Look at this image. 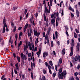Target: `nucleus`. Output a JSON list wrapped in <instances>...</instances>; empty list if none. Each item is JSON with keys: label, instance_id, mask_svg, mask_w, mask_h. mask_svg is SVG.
Segmentation results:
<instances>
[{"label": "nucleus", "instance_id": "obj_33", "mask_svg": "<svg viewBox=\"0 0 80 80\" xmlns=\"http://www.w3.org/2000/svg\"><path fill=\"white\" fill-rule=\"evenodd\" d=\"M50 28H49L48 29V35H49V34H50Z\"/></svg>", "mask_w": 80, "mask_h": 80}, {"label": "nucleus", "instance_id": "obj_48", "mask_svg": "<svg viewBox=\"0 0 80 80\" xmlns=\"http://www.w3.org/2000/svg\"><path fill=\"white\" fill-rule=\"evenodd\" d=\"M45 65H46V67H48V62H45Z\"/></svg>", "mask_w": 80, "mask_h": 80}, {"label": "nucleus", "instance_id": "obj_3", "mask_svg": "<svg viewBox=\"0 0 80 80\" xmlns=\"http://www.w3.org/2000/svg\"><path fill=\"white\" fill-rule=\"evenodd\" d=\"M73 47H72L71 48V52L70 53V56H72L73 54Z\"/></svg>", "mask_w": 80, "mask_h": 80}, {"label": "nucleus", "instance_id": "obj_57", "mask_svg": "<svg viewBox=\"0 0 80 80\" xmlns=\"http://www.w3.org/2000/svg\"><path fill=\"white\" fill-rule=\"evenodd\" d=\"M32 25H34V26H35V21H33Z\"/></svg>", "mask_w": 80, "mask_h": 80}, {"label": "nucleus", "instance_id": "obj_14", "mask_svg": "<svg viewBox=\"0 0 80 80\" xmlns=\"http://www.w3.org/2000/svg\"><path fill=\"white\" fill-rule=\"evenodd\" d=\"M17 59L18 61V63L20 62V58L19 57H17Z\"/></svg>", "mask_w": 80, "mask_h": 80}, {"label": "nucleus", "instance_id": "obj_10", "mask_svg": "<svg viewBox=\"0 0 80 80\" xmlns=\"http://www.w3.org/2000/svg\"><path fill=\"white\" fill-rule=\"evenodd\" d=\"M3 23L4 25H5L6 24V20L5 19V17H4L3 19Z\"/></svg>", "mask_w": 80, "mask_h": 80}, {"label": "nucleus", "instance_id": "obj_9", "mask_svg": "<svg viewBox=\"0 0 80 80\" xmlns=\"http://www.w3.org/2000/svg\"><path fill=\"white\" fill-rule=\"evenodd\" d=\"M12 38V37H11L10 38L9 41V43H11V44H12L13 42V40H12L11 41V38Z\"/></svg>", "mask_w": 80, "mask_h": 80}, {"label": "nucleus", "instance_id": "obj_20", "mask_svg": "<svg viewBox=\"0 0 80 80\" xmlns=\"http://www.w3.org/2000/svg\"><path fill=\"white\" fill-rule=\"evenodd\" d=\"M49 63L51 66H53V63H52V61H50L49 62Z\"/></svg>", "mask_w": 80, "mask_h": 80}, {"label": "nucleus", "instance_id": "obj_52", "mask_svg": "<svg viewBox=\"0 0 80 80\" xmlns=\"http://www.w3.org/2000/svg\"><path fill=\"white\" fill-rule=\"evenodd\" d=\"M56 76V73L55 72H54L53 74V77H55Z\"/></svg>", "mask_w": 80, "mask_h": 80}, {"label": "nucleus", "instance_id": "obj_27", "mask_svg": "<svg viewBox=\"0 0 80 80\" xmlns=\"http://www.w3.org/2000/svg\"><path fill=\"white\" fill-rule=\"evenodd\" d=\"M24 28H28V23H27L24 26Z\"/></svg>", "mask_w": 80, "mask_h": 80}, {"label": "nucleus", "instance_id": "obj_6", "mask_svg": "<svg viewBox=\"0 0 80 80\" xmlns=\"http://www.w3.org/2000/svg\"><path fill=\"white\" fill-rule=\"evenodd\" d=\"M61 73H62V74L63 75L64 77V75L65 76V75H67V72L66 70L63 71L61 72Z\"/></svg>", "mask_w": 80, "mask_h": 80}, {"label": "nucleus", "instance_id": "obj_19", "mask_svg": "<svg viewBox=\"0 0 80 80\" xmlns=\"http://www.w3.org/2000/svg\"><path fill=\"white\" fill-rule=\"evenodd\" d=\"M56 14V13H54V14H52L51 15V18H52L53 17H54V16H55Z\"/></svg>", "mask_w": 80, "mask_h": 80}, {"label": "nucleus", "instance_id": "obj_39", "mask_svg": "<svg viewBox=\"0 0 80 80\" xmlns=\"http://www.w3.org/2000/svg\"><path fill=\"white\" fill-rule=\"evenodd\" d=\"M44 20L45 21H47V18H46V16H45V15H44Z\"/></svg>", "mask_w": 80, "mask_h": 80}, {"label": "nucleus", "instance_id": "obj_50", "mask_svg": "<svg viewBox=\"0 0 80 80\" xmlns=\"http://www.w3.org/2000/svg\"><path fill=\"white\" fill-rule=\"evenodd\" d=\"M80 65L78 64L77 66L78 69L79 70V69H80Z\"/></svg>", "mask_w": 80, "mask_h": 80}, {"label": "nucleus", "instance_id": "obj_25", "mask_svg": "<svg viewBox=\"0 0 80 80\" xmlns=\"http://www.w3.org/2000/svg\"><path fill=\"white\" fill-rule=\"evenodd\" d=\"M78 73L77 72H76L74 73V75L75 77H77V75H78Z\"/></svg>", "mask_w": 80, "mask_h": 80}, {"label": "nucleus", "instance_id": "obj_4", "mask_svg": "<svg viewBox=\"0 0 80 80\" xmlns=\"http://www.w3.org/2000/svg\"><path fill=\"white\" fill-rule=\"evenodd\" d=\"M27 48H28V44L27 43H26V45H24V46L23 49L24 51L26 52V51H27Z\"/></svg>", "mask_w": 80, "mask_h": 80}, {"label": "nucleus", "instance_id": "obj_61", "mask_svg": "<svg viewBox=\"0 0 80 80\" xmlns=\"http://www.w3.org/2000/svg\"><path fill=\"white\" fill-rule=\"evenodd\" d=\"M38 13H36V18H37V17H38Z\"/></svg>", "mask_w": 80, "mask_h": 80}, {"label": "nucleus", "instance_id": "obj_15", "mask_svg": "<svg viewBox=\"0 0 80 80\" xmlns=\"http://www.w3.org/2000/svg\"><path fill=\"white\" fill-rule=\"evenodd\" d=\"M74 60L76 62H77V61H78V57H77V56L75 57L74 58Z\"/></svg>", "mask_w": 80, "mask_h": 80}, {"label": "nucleus", "instance_id": "obj_22", "mask_svg": "<svg viewBox=\"0 0 80 80\" xmlns=\"http://www.w3.org/2000/svg\"><path fill=\"white\" fill-rule=\"evenodd\" d=\"M59 72L60 73H62V68H60L59 69Z\"/></svg>", "mask_w": 80, "mask_h": 80}, {"label": "nucleus", "instance_id": "obj_51", "mask_svg": "<svg viewBox=\"0 0 80 80\" xmlns=\"http://www.w3.org/2000/svg\"><path fill=\"white\" fill-rule=\"evenodd\" d=\"M38 12H40V7H39L38 9Z\"/></svg>", "mask_w": 80, "mask_h": 80}, {"label": "nucleus", "instance_id": "obj_26", "mask_svg": "<svg viewBox=\"0 0 80 80\" xmlns=\"http://www.w3.org/2000/svg\"><path fill=\"white\" fill-rule=\"evenodd\" d=\"M75 79L76 80H80V77L77 76L75 78Z\"/></svg>", "mask_w": 80, "mask_h": 80}, {"label": "nucleus", "instance_id": "obj_32", "mask_svg": "<svg viewBox=\"0 0 80 80\" xmlns=\"http://www.w3.org/2000/svg\"><path fill=\"white\" fill-rule=\"evenodd\" d=\"M69 80H75V79H74V78L72 77H71V78Z\"/></svg>", "mask_w": 80, "mask_h": 80}, {"label": "nucleus", "instance_id": "obj_62", "mask_svg": "<svg viewBox=\"0 0 80 80\" xmlns=\"http://www.w3.org/2000/svg\"><path fill=\"white\" fill-rule=\"evenodd\" d=\"M8 48H5L4 49V50L6 52H8Z\"/></svg>", "mask_w": 80, "mask_h": 80}, {"label": "nucleus", "instance_id": "obj_28", "mask_svg": "<svg viewBox=\"0 0 80 80\" xmlns=\"http://www.w3.org/2000/svg\"><path fill=\"white\" fill-rule=\"evenodd\" d=\"M28 57H30L32 56V53H29L28 54Z\"/></svg>", "mask_w": 80, "mask_h": 80}, {"label": "nucleus", "instance_id": "obj_38", "mask_svg": "<svg viewBox=\"0 0 80 80\" xmlns=\"http://www.w3.org/2000/svg\"><path fill=\"white\" fill-rule=\"evenodd\" d=\"M75 30L76 33H79V31H78V30L77 29H76Z\"/></svg>", "mask_w": 80, "mask_h": 80}, {"label": "nucleus", "instance_id": "obj_55", "mask_svg": "<svg viewBox=\"0 0 80 80\" xmlns=\"http://www.w3.org/2000/svg\"><path fill=\"white\" fill-rule=\"evenodd\" d=\"M79 46H80V43H79L78 42L77 43V47H79Z\"/></svg>", "mask_w": 80, "mask_h": 80}, {"label": "nucleus", "instance_id": "obj_49", "mask_svg": "<svg viewBox=\"0 0 80 80\" xmlns=\"http://www.w3.org/2000/svg\"><path fill=\"white\" fill-rule=\"evenodd\" d=\"M56 27H58V22H57V20H56Z\"/></svg>", "mask_w": 80, "mask_h": 80}, {"label": "nucleus", "instance_id": "obj_12", "mask_svg": "<svg viewBox=\"0 0 80 80\" xmlns=\"http://www.w3.org/2000/svg\"><path fill=\"white\" fill-rule=\"evenodd\" d=\"M34 35H35L36 37L37 36V31H35V30L34 31Z\"/></svg>", "mask_w": 80, "mask_h": 80}, {"label": "nucleus", "instance_id": "obj_13", "mask_svg": "<svg viewBox=\"0 0 80 80\" xmlns=\"http://www.w3.org/2000/svg\"><path fill=\"white\" fill-rule=\"evenodd\" d=\"M31 45L33 49H34V52H35V45H34V44H33L32 43H31Z\"/></svg>", "mask_w": 80, "mask_h": 80}, {"label": "nucleus", "instance_id": "obj_8", "mask_svg": "<svg viewBox=\"0 0 80 80\" xmlns=\"http://www.w3.org/2000/svg\"><path fill=\"white\" fill-rule=\"evenodd\" d=\"M51 22L52 24L53 25H54V23L55 22V19H54L53 18L51 20Z\"/></svg>", "mask_w": 80, "mask_h": 80}, {"label": "nucleus", "instance_id": "obj_30", "mask_svg": "<svg viewBox=\"0 0 80 80\" xmlns=\"http://www.w3.org/2000/svg\"><path fill=\"white\" fill-rule=\"evenodd\" d=\"M31 75L32 78V79H33V74L31 72Z\"/></svg>", "mask_w": 80, "mask_h": 80}, {"label": "nucleus", "instance_id": "obj_2", "mask_svg": "<svg viewBox=\"0 0 80 80\" xmlns=\"http://www.w3.org/2000/svg\"><path fill=\"white\" fill-rule=\"evenodd\" d=\"M21 57L22 60H27V57L25 56V54H23V53H21Z\"/></svg>", "mask_w": 80, "mask_h": 80}, {"label": "nucleus", "instance_id": "obj_11", "mask_svg": "<svg viewBox=\"0 0 80 80\" xmlns=\"http://www.w3.org/2000/svg\"><path fill=\"white\" fill-rule=\"evenodd\" d=\"M55 38L57 39L58 37V32H55Z\"/></svg>", "mask_w": 80, "mask_h": 80}, {"label": "nucleus", "instance_id": "obj_35", "mask_svg": "<svg viewBox=\"0 0 80 80\" xmlns=\"http://www.w3.org/2000/svg\"><path fill=\"white\" fill-rule=\"evenodd\" d=\"M59 63H62V58H60L59 59Z\"/></svg>", "mask_w": 80, "mask_h": 80}, {"label": "nucleus", "instance_id": "obj_18", "mask_svg": "<svg viewBox=\"0 0 80 80\" xmlns=\"http://www.w3.org/2000/svg\"><path fill=\"white\" fill-rule=\"evenodd\" d=\"M62 54L63 55H65V50L64 49H63L62 50Z\"/></svg>", "mask_w": 80, "mask_h": 80}, {"label": "nucleus", "instance_id": "obj_44", "mask_svg": "<svg viewBox=\"0 0 80 80\" xmlns=\"http://www.w3.org/2000/svg\"><path fill=\"white\" fill-rule=\"evenodd\" d=\"M24 78H25V76H24V75L23 74L22 75V80H23V79H24Z\"/></svg>", "mask_w": 80, "mask_h": 80}, {"label": "nucleus", "instance_id": "obj_16", "mask_svg": "<svg viewBox=\"0 0 80 80\" xmlns=\"http://www.w3.org/2000/svg\"><path fill=\"white\" fill-rule=\"evenodd\" d=\"M74 38H77V35L75 32H74Z\"/></svg>", "mask_w": 80, "mask_h": 80}, {"label": "nucleus", "instance_id": "obj_31", "mask_svg": "<svg viewBox=\"0 0 80 80\" xmlns=\"http://www.w3.org/2000/svg\"><path fill=\"white\" fill-rule=\"evenodd\" d=\"M51 46L52 47L53 46V41H52L51 42Z\"/></svg>", "mask_w": 80, "mask_h": 80}, {"label": "nucleus", "instance_id": "obj_64", "mask_svg": "<svg viewBox=\"0 0 80 80\" xmlns=\"http://www.w3.org/2000/svg\"><path fill=\"white\" fill-rule=\"evenodd\" d=\"M45 54L44 53V52L43 53V57H44V58H45Z\"/></svg>", "mask_w": 80, "mask_h": 80}, {"label": "nucleus", "instance_id": "obj_36", "mask_svg": "<svg viewBox=\"0 0 80 80\" xmlns=\"http://www.w3.org/2000/svg\"><path fill=\"white\" fill-rule=\"evenodd\" d=\"M37 54V55H38V57H40V54H39V51H38L37 53H36Z\"/></svg>", "mask_w": 80, "mask_h": 80}, {"label": "nucleus", "instance_id": "obj_60", "mask_svg": "<svg viewBox=\"0 0 80 80\" xmlns=\"http://www.w3.org/2000/svg\"><path fill=\"white\" fill-rule=\"evenodd\" d=\"M27 9H25L24 11V13H25V14H26V13H27Z\"/></svg>", "mask_w": 80, "mask_h": 80}, {"label": "nucleus", "instance_id": "obj_63", "mask_svg": "<svg viewBox=\"0 0 80 80\" xmlns=\"http://www.w3.org/2000/svg\"><path fill=\"white\" fill-rule=\"evenodd\" d=\"M29 49L30 50H32V46H29Z\"/></svg>", "mask_w": 80, "mask_h": 80}, {"label": "nucleus", "instance_id": "obj_54", "mask_svg": "<svg viewBox=\"0 0 80 80\" xmlns=\"http://www.w3.org/2000/svg\"><path fill=\"white\" fill-rule=\"evenodd\" d=\"M13 55L14 58H16V55L15 54V53H13Z\"/></svg>", "mask_w": 80, "mask_h": 80}, {"label": "nucleus", "instance_id": "obj_42", "mask_svg": "<svg viewBox=\"0 0 80 80\" xmlns=\"http://www.w3.org/2000/svg\"><path fill=\"white\" fill-rule=\"evenodd\" d=\"M32 33H31L30 32L28 33V36L29 37H31V34Z\"/></svg>", "mask_w": 80, "mask_h": 80}, {"label": "nucleus", "instance_id": "obj_37", "mask_svg": "<svg viewBox=\"0 0 80 80\" xmlns=\"http://www.w3.org/2000/svg\"><path fill=\"white\" fill-rule=\"evenodd\" d=\"M50 6H52V0H50Z\"/></svg>", "mask_w": 80, "mask_h": 80}, {"label": "nucleus", "instance_id": "obj_41", "mask_svg": "<svg viewBox=\"0 0 80 80\" xmlns=\"http://www.w3.org/2000/svg\"><path fill=\"white\" fill-rule=\"evenodd\" d=\"M28 47L31 46V43H30V42H28Z\"/></svg>", "mask_w": 80, "mask_h": 80}, {"label": "nucleus", "instance_id": "obj_23", "mask_svg": "<svg viewBox=\"0 0 80 80\" xmlns=\"http://www.w3.org/2000/svg\"><path fill=\"white\" fill-rule=\"evenodd\" d=\"M5 26H4V28L2 30V33H5Z\"/></svg>", "mask_w": 80, "mask_h": 80}, {"label": "nucleus", "instance_id": "obj_46", "mask_svg": "<svg viewBox=\"0 0 80 80\" xmlns=\"http://www.w3.org/2000/svg\"><path fill=\"white\" fill-rule=\"evenodd\" d=\"M51 8V7L49 6V11L48 13H50V8Z\"/></svg>", "mask_w": 80, "mask_h": 80}, {"label": "nucleus", "instance_id": "obj_45", "mask_svg": "<svg viewBox=\"0 0 80 80\" xmlns=\"http://www.w3.org/2000/svg\"><path fill=\"white\" fill-rule=\"evenodd\" d=\"M29 28L30 29V33H33V31H32V29L31 28Z\"/></svg>", "mask_w": 80, "mask_h": 80}, {"label": "nucleus", "instance_id": "obj_17", "mask_svg": "<svg viewBox=\"0 0 80 80\" xmlns=\"http://www.w3.org/2000/svg\"><path fill=\"white\" fill-rule=\"evenodd\" d=\"M42 72H43V73L44 74H46V70H45V69H42Z\"/></svg>", "mask_w": 80, "mask_h": 80}, {"label": "nucleus", "instance_id": "obj_21", "mask_svg": "<svg viewBox=\"0 0 80 80\" xmlns=\"http://www.w3.org/2000/svg\"><path fill=\"white\" fill-rule=\"evenodd\" d=\"M17 8H18V7L14 6L13 7V10H16V9H17Z\"/></svg>", "mask_w": 80, "mask_h": 80}, {"label": "nucleus", "instance_id": "obj_5", "mask_svg": "<svg viewBox=\"0 0 80 80\" xmlns=\"http://www.w3.org/2000/svg\"><path fill=\"white\" fill-rule=\"evenodd\" d=\"M16 66V68L17 70H19V67L18 66V63H17L15 64Z\"/></svg>", "mask_w": 80, "mask_h": 80}, {"label": "nucleus", "instance_id": "obj_47", "mask_svg": "<svg viewBox=\"0 0 80 80\" xmlns=\"http://www.w3.org/2000/svg\"><path fill=\"white\" fill-rule=\"evenodd\" d=\"M4 27H6V28H7L8 26H7V24H4L3 26V28H4Z\"/></svg>", "mask_w": 80, "mask_h": 80}, {"label": "nucleus", "instance_id": "obj_7", "mask_svg": "<svg viewBox=\"0 0 80 80\" xmlns=\"http://www.w3.org/2000/svg\"><path fill=\"white\" fill-rule=\"evenodd\" d=\"M76 14L77 17H79V12L78 11V9L76 10Z\"/></svg>", "mask_w": 80, "mask_h": 80}, {"label": "nucleus", "instance_id": "obj_40", "mask_svg": "<svg viewBox=\"0 0 80 80\" xmlns=\"http://www.w3.org/2000/svg\"><path fill=\"white\" fill-rule=\"evenodd\" d=\"M15 38H16V40H17V38H18V35L16 34L15 36Z\"/></svg>", "mask_w": 80, "mask_h": 80}, {"label": "nucleus", "instance_id": "obj_59", "mask_svg": "<svg viewBox=\"0 0 80 80\" xmlns=\"http://www.w3.org/2000/svg\"><path fill=\"white\" fill-rule=\"evenodd\" d=\"M14 72H15V74H17L18 73H17V70L15 69L14 70Z\"/></svg>", "mask_w": 80, "mask_h": 80}, {"label": "nucleus", "instance_id": "obj_53", "mask_svg": "<svg viewBox=\"0 0 80 80\" xmlns=\"http://www.w3.org/2000/svg\"><path fill=\"white\" fill-rule=\"evenodd\" d=\"M48 68L49 69H50L51 68V66L50 65H48Z\"/></svg>", "mask_w": 80, "mask_h": 80}, {"label": "nucleus", "instance_id": "obj_29", "mask_svg": "<svg viewBox=\"0 0 80 80\" xmlns=\"http://www.w3.org/2000/svg\"><path fill=\"white\" fill-rule=\"evenodd\" d=\"M16 29H17V27H16V26H14L13 30L14 32H15V31H16Z\"/></svg>", "mask_w": 80, "mask_h": 80}, {"label": "nucleus", "instance_id": "obj_58", "mask_svg": "<svg viewBox=\"0 0 80 80\" xmlns=\"http://www.w3.org/2000/svg\"><path fill=\"white\" fill-rule=\"evenodd\" d=\"M12 78H13V71H12Z\"/></svg>", "mask_w": 80, "mask_h": 80}, {"label": "nucleus", "instance_id": "obj_56", "mask_svg": "<svg viewBox=\"0 0 80 80\" xmlns=\"http://www.w3.org/2000/svg\"><path fill=\"white\" fill-rule=\"evenodd\" d=\"M60 64H61V63L58 62V67H60Z\"/></svg>", "mask_w": 80, "mask_h": 80}, {"label": "nucleus", "instance_id": "obj_43", "mask_svg": "<svg viewBox=\"0 0 80 80\" xmlns=\"http://www.w3.org/2000/svg\"><path fill=\"white\" fill-rule=\"evenodd\" d=\"M45 39L46 40H48V36H47V35H46L45 36Z\"/></svg>", "mask_w": 80, "mask_h": 80}, {"label": "nucleus", "instance_id": "obj_34", "mask_svg": "<svg viewBox=\"0 0 80 80\" xmlns=\"http://www.w3.org/2000/svg\"><path fill=\"white\" fill-rule=\"evenodd\" d=\"M42 80H46V78H45V76H42Z\"/></svg>", "mask_w": 80, "mask_h": 80}, {"label": "nucleus", "instance_id": "obj_24", "mask_svg": "<svg viewBox=\"0 0 80 80\" xmlns=\"http://www.w3.org/2000/svg\"><path fill=\"white\" fill-rule=\"evenodd\" d=\"M48 12H49V11H48V10L47 8L46 7L45 8V13H48Z\"/></svg>", "mask_w": 80, "mask_h": 80}, {"label": "nucleus", "instance_id": "obj_1", "mask_svg": "<svg viewBox=\"0 0 80 80\" xmlns=\"http://www.w3.org/2000/svg\"><path fill=\"white\" fill-rule=\"evenodd\" d=\"M58 78L59 79H62L63 78V75L60 72H58Z\"/></svg>", "mask_w": 80, "mask_h": 80}]
</instances>
